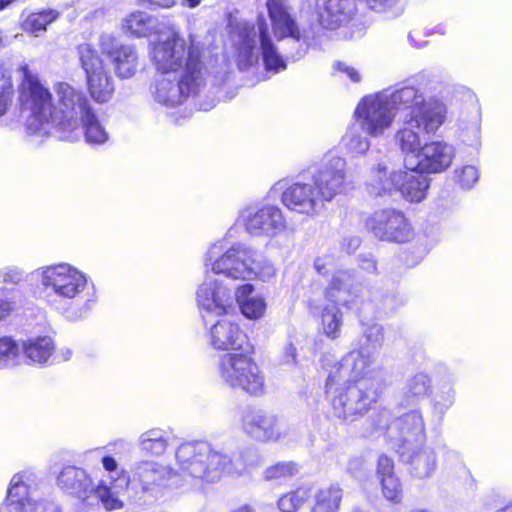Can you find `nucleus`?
Segmentation results:
<instances>
[{"instance_id": "obj_1", "label": "nucleus", "mask_w": 512, "mask_h": 512, "mask_svg": "<svg viewBox=\"0 0 512 512\" xmlns=\"http://www.w3.org/2000/svg\"><path fill=\"white\" fill-rule=\"evenodd\" d=\"M41 283L48 304L69 321L86 318L95 299L89 293V277L71 264L62 262L32 272Z\"/></svg>"}, {"instance_id": "obj_2", "label": "nucleus", "mask_w": 512, "mask_h": 512, "mask_svg": "<svg viewBox=\"0 0 512 512\" xmlns=\"http://www.w3.org/2000/svg\"><path fill=\"white\" fill-rule=\"evenodd\" d=\"M230 41L240 70H247L257 64L260 54L266 71L279 73L287 68L286 60L272 40L263 16L258 17L257 26L246 21L232 26Z\"/></svg>"}, {"instance_id": "obj_3", "label": "nucleus", "mask_w": 512, "mask_h": 512, "mask_svg": "<svg viewBox=\"0 0 512 512\" xmlns=\"http://www.w3.org/2000/svg\"><path fill=\"white\" fill-rule=\"evenodd\" d=\"M175 462L177 480L187 483L194 480L217 481L231 464L224 449L203 440L181 443L175 451Z\"/></svg>"}, {"instance_id": "obj_4", "label": "nucleus", "mask_w": 512, "mask_h": 512, "mask_svg": "<svg viewBox=\"0 0 512 512\" xmlns=\"http://www.w3.org/2000/svg\"><path fill=\"white\" fill-rule=\"evenodd\" d=\"M150 57L159 73L169 75L185 74L186 70L197 75L207 76L208 70L203 61V47L192 36L187 42L178 32L166 38L159 37L150 44Z\"/></svg>"}, {"instance_id": "obj_5", "label": "nucleus", "mask_w": 512, "mask_h": 512, "mask_svg": "<svg viewBox=\"0 0 512 512\" xmlns=\"http://www.w3.org/2000/svg\"><path fill=\"white\" fill-rule=\"evenodd\" d=\"M251 352L252 348L222 354L216 365L217 375L225 387L259 397L265 393V375Z\"/></svg>"}, {"instance_id": "obj_6", "label": "nucleus", "mask_w": 512, "mask_h": 512, "mask_svg": "<svg viewBox=\"0 0 512 512\" xmlns=\"http://www.w3.org/2000/svg\"><path fill=\"white\" fill-rule=\"evenodd\" d=\"M382 392L377 388L359 384H344L334 375H328L326 380V395L333 415L343 421L353 422L365 415L376 403Z\"/></svg>"}, {"instance_id": "obj_7", "label": "nucleus", "mask_w": 512, "mask_h": 512, "mask_svg": "<svg viewBox=\"0 0 512 512\" xmlns=\"http://www.w3.org/2000/svg\"><path fill=\"white\" fill-rule=\"evenodd\" d=\"M395 102L401 104V110L406 111L409 123L426 135H434L445 123L447 106L434 97H426L424 92L413 84L400 86V92L395 96Z\"/></svg>"}, {"instance_id": "obj_8", "label": "nucleus", "mask_w": 512, "mask_h": 512, "mask_svg": "<svg viewBox=\"0 0 512 512\" xmlns=\"http://www.w3.org/2000/svg\"><path fill=\"white\" fill-rule=\"evenodd\" d=\"M254 249L242 243L228 247L224 240L212 243L204 255V267L234 280H251Z\"/></svg>"}, {"instance_id": "obj_9", "label": "nucleus", "mask_w": 512, "mask_h": 512, "mask_svg": "<svg viewBox=\"0 0 512 512\" xmlns=\"http://www.w3.org/2000/svg\"><path fill=\"white\" fill-rule=\"evenodd\" d=\"M21 109L30 114L27 128L33 133H48L53 111L52 95L28 68H23V80L19 89Z\"/></svg>"}, {"instance_id": "obj_10", "label": "nucleus", "mask_w": 512, "mask_h": 512, "mask_svg": "<svg viewBox=\"0 0 512 512\" xmlns=\"http://www.w3.org/2000/svg\"><path fill=\"white\" fill-rule=\"evenodd\" d=\"M400 86L394 90H383L362 98L357 105L355 115L361 129L372 137L380 136L393 123L395 111L401 110V104L395 102Z\"/></svg>"}, {"instance_id": "obj_11", "label": "nucleus", "mask_w": 512, "mask_h": 512, "mask_svg": "<svg viewBox=\"0 0 512 512\" xmlns=\"http://www.w3.org/2000/svg\"><path fill=\"white\" fill-rule=\"evenodd\" d=\"M6 503L9 512H61L59 505L42 492L34 474L26 471L11 478Z\"/></svg>"}, {"instance_id": "obj_12", "label": "nucleus", "mask_w": 512, "mask_h": 512, "mask_svg": "<svg viewBox=\"0 0 512 512\" xmlns=\"http://www.w3.org/2000/svg\"><path fill=\"white\" fill-rule=\"evenodd\" d=\"M240 427L247 437L258 443H283L291 439L292 429L283 418L255 406L241 411Z\"/></svg>"}, {"instance_id": "obj_13", "label": "nucleus", "mask_w": 512, "mask_h": 512, "mask_svg": "<svg viewBox=\"0 0 512 512\" xmlns=\"http://www.w3.org/2000/svg\"><path fill=\"white\" fill-rule=\"evenodd\" d=\"M206 76L186 70L185 74L169 75L160 73L151 84L153 99L166 107H175L189 97L196 96L204 88Z\"/></svg>"}, {"instance_id": "obj_14", "label": "nucleus", "mask_w": 512, "mask_h": 512, "mask_svg": "<svg viewBox=\"0 0 512 512\" xmlns=\"http://www.w3.org/2000/svg\"><path fill=\"white\" fill-rule=\"evenodd\" d=\"M179 485L177 472L171 466L153 460H140L132 465L130 476H124L122 486L157 495L163 489Z\"/></svg>"}, {"instance_id": "obj_15", "label": "nucleus", "mask_w": 512, "mask_h": 512, "mask_svg": "<svg viewBox=\"0 0 512 512\" xmlns=\"http://www.w3.org/2000/svg\"><path fill=\"white\" fill-rule=\"evenodd\" d=\"M55 95L50 126L62 131L78 128L81 118L91 109L86 96L63 82L56 84Z\"/></svg>"}, {"instance_id": "obj_16", "label": "nucleus", "mask_w": 512, "mask_h": 512, "mask_svg": "<svg viewBox=\"0 0 512 512\" xmlns=\"http://www.w3.org/2000/svg\"><path fill=\"white\" fill-rule=\"evenodd\" d=\"M375 353L367 349L366 346H360L358 350H352L347 353L339 362L335 363L328 372V375H334L335 378L343 381L344 384H359L366 382V386L374 387L383 391V383L371 369L375 362Z\"/></svg>"}, {"instance_id": "obj_17", "label": "nucleus", "mask_w": 512, "mask_h": 512, "mask_svg": "<svg viewBox=\"0 0 512 512\" xmlns=\"http://www.w3.org/2000/svg\"><path fill=\"white\" fill-rule=\"evenodd\" d=\"M57 486L64 492L82 499L94 493L107 510L119 509L122 506L109 486L101 481L94 487L87 472L76 466H66L61 470L57 476Z\"/></svg>"}, {"instance_id": "obj_18", "label": "nucleus", "mask_w": 512, "mask_h": 512, "mask_svg": "<svg viewBox=\"0 0 512 512\" xmlns=\"http://www.w3.org/2000/svg\"><path fill=\"white\" fill-rule=\"evenodd\" d=\"M314 268L318 274L327 276L332 273V279L326 292V298L330 302L340 303L341 306H350L361 294L363 286L356 281L352 270H337L332 256L317 257Z\"/></svg>"}, {"instance_id": "obj_19", "label": "nucleus", "mask_w": 512, "mask_h": 512, "mask_svg": "<svg viewBox=\"0 0 512 512\" xmlns=\"http://www.w3.org/2000/svg\"><path fill=\"white\" fill-rule=\"evenodd\" d=\"M266 8L271 22L272 32L278 41L291 39L298 44V49L291 52L288 57L293 60L302 58L308 45L303 38L300 27L297 23L294 8L289 0H266Z\"/></svg>"}, {"instance_id": "obj_20", "label": "nucleus", "mask_w": 512, "mask_h": 512, "mask_svg": "<svg viewBox=\"0 0 512 512\" xmlns=\"http://www.w3.org/2000/svg\"><path fill=\"white\" fill-rule=\"evenodd\" d=\"M366 227L380 241L405 243L413 235L412 226L405 214L394 208L375 211L367 218Z\"/></svg>"}, {"instance_id": "obj_21", "label": "nucleus", "mask_w": 512, "mask_h": 512, "mask_svg": "<svg viewBox=\"0 0 512 512\" xmlns=\"http://www.w3.org/2000/svg\"><path fill=\"white\" fill-rule=\"evenodd\" d=\"M311 182L325 205L337 195L344 193L351 180L346 171V161L342 157L332 156L312 173Z\"/></svg>"}, {"instance_id": "obj_22", "label": "nucleus", "mask_w": 512, "mask_h": 512, "mask_svg": "<svg viewBox=\"0 0 512 512\" xmlns=\"http://www.w3.org/2000/svg\"><path fill=\"white\" fill-rule=\"evenodd\" d=\"M426 439L425 422L419 410H411L393 420L389 427L388 443L396 451L410 449Z\"/></svg>"}, {"instance_id": "obj_23", "label": "nucleus", "mask_w": 512, "mask_h": 512, "mask_svg": "<svg viewBox=\"0 0 512 512\" xmlns=\"http://www.w3.org/2000/svg\"><path fill=\"white\" fill-rule=\"evenodd\" d=\"M239 221L253 236L273 237L285 226L282 211L274 205L246 207L241 210Z\"/></svg>"}, {"instance_id": "obj_24", "label": "nucleus", "mask_w": 512, "mask_h": 512, "mask_svg": "<svg viewBox=\"0 0 512 512\" xmlns=\"http://www.w3.org/2000/svg\"><path fill=\"white\" fill-rule=\"evenodd\" d=\"M99 44L118 78L130 79L139 71L140 57L134 45L122 44L110 34H103Z\"/></svg>"}, {"instance_id": "obj_25", "label": "nucleus", "mask_w": 512, "mask_h": 512, "mask_svg": "<svg viewBox=\"0 0 512 512\" xmlns=\"http://www.w3.org/2000/svg\"><path fill=\"white\" fill-rule=\"evenodd\" d=\"M207 331L209 344L215 350L238 352L250 350L251 344L240 324L228 316H221Z\"/></svg>"}, {"instance_id": "obj_26", "label": "nucleus", "mask_w": 512, "mask_h": 512, "mask_svg": "<svg viewBox=\"0 0 512 512\" xmlns=\"http://www.w3.org/2000/svg\"><path fill=\"white\" fill-rule=\"evenodd\" d=\"M281 201L290 211L307 216L318 215L325 207L310 179L287 186L282 191Z\"/></svg>"}, {"instance_id": "obj_27", "label": "nucleus", "mask_w": 512, "mask_h": 512, "mask_svg": "<svg viewBox=\"0 0 512 512\" xmlns=\"http://www.w3.org/2000/svg\"><path fill=\"white\" fill-rule=\"evenodd\" d=\"M196 302L201 312L225 316L232 304V291L207 274L197 289Z\"/></svg>"}, {"instance_id": "obj_28", "label": "nucleus", "mask_w": 512, "mask_h": 512, "mask_svg": "<svg viewBox=\"0 0 512 512\" xmlns=\"http://www.w3.org/2000/svg\"><path fill=\"white\" fill-rule=\"evenodd\" d=\"M455 157L454 147L445 141H432L422 146L413 159V167L422 173H441L448 169Z\"/></svg>"}, {"instance_id": "obj_29", "label": "nucleus", "mask_w": 512, "mask_h": 512, "mask_svg": "<svg viewBox=\"0 0 512 512\" xmlns=\"http://www.w3.org/2000/svg\"><path fill=\"white\" fill-rule=\"evenodd\" d=\"M366 180L367 191L376 197L392 196L400 187L402 171L390 170L383 156L375 157Z\"/></svg>"}, {"instance_id": "obj_30", "label": "nucleus", "mask_w": 512, "mask_h": 512, "mask_svg": "<svg viewBox=\"0 0 512 512\" xmlns=\"http://www.w3.org/2000/svg\"><path fill=\"white\" fill-rule=\"evenodd\" d=\"M397 453L401 460L409 465V473L414 478H430L437 468L436 454L429 447L412 446Z\"/></svg>"}, {"instance_id": "obj_31", "label": "nucleus", "mask_w": 512, "mask_h": 512, "mask_svg": "<svg viewBox=\"0 0 512 512\" xmlns=\"http://www.w3.org/2000/svg\"><path fill=\"white\" fill-rule=\"evenodd\" d=\"M321 24L328 29H335L348 21L354 13V0H325L318 4Z\"/></svg>"}, {"instance_id": "obj_32", "label": "nucleus", "mask_w": 512, "mask_h": 512, "mask_svg": "<svg viewBox=\"0 0 512 512\" xmlns=\"http://www.w3.org/2000/svg\"><path fill=\"white\" fill-rule=\"evenodd\" d=\"M23 358L29 364L47 365L55 352V342L49 335L32 336L22 342Z\"/></svg>"}, {"instance_id": "obj_33", "label": "nucleus", "mask_w": 512, "mask_h": 512, "mask_svg": "<svg viewBox=\"0 0 512 512\" xmlns=\"http://www.w3.org/2000/svg\"><path fill=\"white\" fill-rule=\"evenodd\" d=\"M407 168L409 171H402L398 192L409 202H421L426 197L430 178L424 173L418 172L413 164Z\"/></svg>"}, {"instance_id": "obj_34", "label": "nucleus", "mask_w": 512, "mask_h": 512, "mask_svg": "<svg viewBox=\"0 0 512 512\" xmlns=\"http://www.w3.org/2000/svg\"><path fill=\"white\" fill-rule=\"evenodd\" d=\"M417 127L409 123L408 118H404L402 128H400L395 134V142L403 154H405L406 167L412 164L413 160L418 151L421 150V140L419 130L416 131Z\"/></svg>"}, {"instance_id": "obj_35", "label": "nucleus", "mask_w": 512, "mask_h": 512, "mask_svg": "<svg viewBox=\"0 0 512 512\" xmlns=\"http://www.w3.org/2000/svg\"><path fill=\"white\" fill-rule=\"evenodd\" d=\"M126 446H128V444L125 440L118 439L112 443H109L106 447H100V448H96L94 450L89 451V453H96L98 455H101V464H102L104 470L107 471L109 474H111L110 478L113 481L117 482L113 488L110 487L112 492H114L115 494L117 493V491H115L113 489L127 488V486H122L123 478H124V476L125 477H129V476L127 475V472L124 469L119 470V464L113 456L102 455V452L105 449H107V451H109V452H112L115 449H125Z\"/></svg>"}, {"instance_id": "obj_36", "label": "nucleus", "mask_w": 512, "mask_h": 512, "mask_svg": "<svg viewBox=\"0 0 512 512\" xmlns=\"http://www.w3.org/2000/svg\"><path fill=\"white\" fill-rule=\"evenodd\" d=\"M431 391V379L428 374L419 372L409 376L402 388V396L407 405L417 404Z\"/></svg>"}, {"instance_id": "obj_37", "label": "nucleus", "mask_w": 512, "mask_h": 512, "mask_svg": "<svg viewBox=\"0 0 512 512\" xmlns=\"http://www.w3.org/2000/svg\"><path fill=\"white\" fill-rule=\"evenodd\" d=\"M86 77L88 89L92 98L99 103L108 102L114 93V83L105 67L87 75Z\"/></svg>"}, {"instance_id": "obj_38", "label": "nucleus", "mask_w": 512, "mask_h": 512, "mask_svg": "<svg viewBox=\"0 0 512 512\" xmlns=\"http://www.w3.org/2000/svg\"><path fill=\"white\" fill-rule=\"evenodd\" d=\"M455 396L456 392L453 381L447 380L438 386L431 400L432 417L437 424L442 423L445 414L453 406Z\"/></svg>"}, {"instance_id": "obj_39", "label": "nucleus", "mask_w": 512, "mask_h": 512, "mask_svg": "<svg viewBox=\"0 0 512 512\" xmlns=\"http://www.w3.org/2000/svg\"><path fill=\"white\" fill-rule=\"evenodd\" d=\"M140 451L152 455L161 456L169 445L168 434L159 428H152L143 432L137 441Z\"/></svg>"}, {"instance_id": "obj_40", "label": "nucleus", "mask_w": 512, "mask_h": 512, "mask_svg": "<svg viewBox=\"0 0 512 512\" xmlns=\"http://www.w3.org/2000/svg\"><path fill=\"white\" fill-rule=\"evenodd\" d=\"M60 13L55 9H44L29 14L22 23L25 32L41 36L47 29V26L58 19Z\"/></svg>"}, {"instance_id": "obj_41", "label": "nucleus", "mask_w": 512, "mask_h": 512, "mask_svg": "<svg viewBox=\"0 0 512 512\" xmlns=\"http://www.w3.org/2000/svg\"><path fill=\"white\" fill-rule=\"evenodd\" d=\"M24 362L22 343L19 344L11 337L0 338V370L13 369Z\"/></svg>"}, {"instance_id": "obj_42", "label": "nucleus", "mask_w": 512, "mask_h": 512, "mask_svg": "<svg viewBox=\"0 0 512 512\" xmlns=\"http://www.w3.org/2000/svg\"><path fill=\"white\" fill-rule=\"evenodd\" d=\"M226 457L231 461L230 467L225 469L227 474H240L247 467H256L262 462L258 450L253 446L244 448L237 456L226 452Z\"/></svg>"}, {"instance_id": "obj_43", "label": "nucleus", "mask_w": 512, "mask_h": 512, "mask_svg": "<svg viewBox=\"0 0 512 512\" xmlns=\"http://www.w3.org/2000/svg\"><path fill=\"white\" fill-rule=\"evenodd\" d=\"M342 499V490L337 485H330L318 490L316 503L311 512H336Z\"/></svg>"}, {"instance_id": "obj_44", "label": "nucleus", "mask_w": 512, "mask_h": 512, "mask_svg": "<svg viewBox=\"0 0 512 512\" xmlns=\"http://www.w3.org/2000/svg\"><path fill=\"white\" fill-rule=\"evenodd\" d=\"M80 125L84 128L85 139L89 144L101 145L108 141L109 134L92 109L81 118Z\"/></svg>"}, {"instance_id": "obj_45", "label": "nucleus", "mask_w": 512, "mask_h": 512, "mask_svg": "<svg viewBox=\"0 0 512 512\" xmlns=\"http://www.w3.org/2000/svg\"><path fill=\"white\" fill-rule=\"evenodd\" d=\"M123 28L132 36L145 37L153 32L155 19L145 12H135L124 20Z\"/></svg>"}, {"instance_id": "obj_46", "label": "nucleus", "mask_w": 512, "mask_h": 512, "mask_svg": "<svg viewBox=\"0 0 512 512\" xmlns=\"http://www.w3.org/2000/svg\"><path fill=\"white\" fill-rule=\"evenodd\" d=\"M332 303L333 304L327 305L323 308L321 314V325L323 332L327 337L336 339L340 336L343 318L341 312L336 306V304H341L336 302Z\"/></svg>"}, {"instance_id": "obj_47", "label": "nucleus", "mask_w": 512, "mask_h": 512, "mask_svg": "<svg viewBox=\"0 0 512 512\" xmlns=\"http://www.w3.org/2000/svg\"><path fill=\"white\" fill-rule=\"evenodd\" d=\"M300 471V465L294 461H278L268 466L263 471L265 481L282 482L296 476Z\"/></svg>"}, {"instance_id": "obj_48", "label": "nucleus", "mask_w": 512, "mask_h": 512, "mask_svg": "<svg viewBox=\"0 0 512 512\" xmlns=\"http://www.w3.org/2000/svg\"><path fill=\"white\" fill-rule=\"evenodd\" d=\"M82 69L85 71L86 76L101 70L104 67L103 61L98 55L97 50L89 43H82L77 47Z\"/></svg>"}, {"instance_id": "obj_49", "label": "nucleus", "mask_w": 512, "mask_h": 512, "mask_svg": "<svg viewBox=\"0 0 512 512\" xmlns=\"http://www.w3.org/2000/svg\"><path fill=\"white\" fill-rule=\"evenodd\" d=\"M21 300L20 290L0 288V322L7 318L21 304Z\"/></svg>"}, {"instance_id": "obj_50", "label": "nucleus", "mask_w": 512, "mask_h": 512, "mask_svg": "<svg viewBox=\"0 0 512 512\" xmlns=\"http://www.w3.org/2000/svg\"><path fill=\"white\" fill-rule=\"evenodd\" d=\"M253 269L251 279L258 278L263 282L271 281L276 275V269L271 261L254 250L253 263L250 265Z\"/></svg>"}, {"instance_id": "obj_51", "label": "nucleus", "mask_w": 512, "mask_h": 512, "mask_svg": "<svg viewBox=\"0 0 512 512\" xmlns=\"http://www.w3.org/2000/svg\"><path fill=\"white\" fill-rule=\"evenodd\" d=\"M362 337L364 339L360 346H366L367 349L375 353L384 341V330L381 324L369 323L364 324L362 329Z\"/></svg>"}, {"instance_id": "obj_52", "label": "nucleus", "mask_w": 512, "mask_h": 512, "mask_svg": "<svg viewBox=\"0 0 512 512\" xmlns=\"http://www.w3.org/2000/svg\"><path fill=\"white\" fill-rule=\"evenodd\" d=\"M309 495L310 493L307 488H298L280 497L278 500V508L282 512H294L305 503Z\"/></svg>"}, {"instance_id": "obj_53", "label": "nucleus", "mask_w": 512, "mask_h": 512, "mask_svg": "<svg viewBox=\"0 0 512 512\" xmlns=\"http://www.w3.org/2000/svg\"><path fill=\"white\" fill-rule=\"evenodd\" d=\"M479 178L480 172L476 165L467 164L454 170V179L463 190L472 189Z\"/></svg>"}, {"instance_id": "obj_54", "label": "nucleus", "mask_w": 512, "mask_h": 512, "mask_svg": "<svg viewBox=\"0 0 512 512\" xmlns=\"http://www.w3.org/2000/svg\"><path fill=\"white\" fill-rule=\"evenodd\" d=\"M343 140L347 150L356 155L364 154L370 147L368 138L361 135L354 129L347 132Z\"/></svg>"}, {"instance_id": "obj_55", "label": "nucleus", "mask_w": 512, "mask_h": 512, "mask_svg": "<svg viewBox=\"0 0 512 512\" xmlns=\"http://www.w3.org/2000/svg\"><path fill=\"white\" fill-rule=\"evenodd\" d=\"M384 497L393 503H399L403 496L402 485L395 475L380 480Z\"/></svg>"}, {"instance_id": "obj_56", "label": "nucleus", "mask_w": 512, "mask_h": 512, "mask_svg": "<svg viewBox=\"0 0 512 512\" xmlns=\"http://www.w3.org/2000/svg\"><path fill=\"white\" fill-rule=\"evenodd\" d=\"M241 313L248 319L256 320L265 313L266 303L260 296L254 297L239 305Z\"/></svg>"}, {"instance_id": "obj_57", "label": "nucleus", "mask_w": 512, "mask_h": 512, "mask_svg": "<svg viewBox=\"0 0 512 512\" xmlns=\"http://www.w3.org/2000/svg\"><path fill=\"white\" fill-rule=\"evenodd\" d=\"M14 96L12 79L0 72V116L4 115L11 105Z\"/></svg>"}, {"instance_id": "obj_58", "label": "nucleus", "mask_w": 512, "mask_h": 512, "mask_svg": "<svg viewBox=\"0 0 512 512\" xmlns=\"http://www.w3.org/2000/svg\"><path fill=\"white\" fill-rule=\"evenodd\" d=\"M371 424L375 431H381L388 441L389 427L392 426V413L388 409H381L374 413L370 418Z\"/></svg>"}, {"instance_id": "obj_59", "label": "nucleus", "mask_w": 512, "mask_h": 512, "mask_svg": "<svg viewBox=\"0 0 512 512\" xmlns=\"http://www.w3.org/2000/svg\"><path fill=\"white\" fill-rule=\"evenodd\" d=\"M461 137L463 143L475 149H478L481 144V131L479 122L474 121L469 126L463 128Z\"/></svg>"}, {"instance_id": "obj_60", "label": "nucleus", "mask_w": 512, "mask_h": 512, "mask_svg": "<svg viewBox=\"0 0 512 512\" xmlns=\"http://www.w3.org/2000/svg\"><path fill=\"white\" fill-rule=\"evenodd\" d=\"M24 278V271L17 266H6L0 269V284H19Z\"/></svg>"}, {"instance_id": "obj_61", "label": "nucleus", "mask_w": 512, "mask_h": 512, "mask_svg": "<svg viewBox=\"0 0 512 512\" xmlns=\"http://www.w3.org/2000/svg\"><path fill=\"white\" fill-rule=\"evenodd\" d=\"M377 475L381 479L383 477H388L394 474V462L393 460L386 456L380 455L377 461Z\"/></svg>"}, {"instance_id": "obj_62", "label": "nucleus", "mask_w": 512, "mask_h": 512, "mask_svg": "<svg viewBox=\"0 0 512 512\" xmlns=\"http://www.w3.org/2000/svg\"><path fill=\"white\" fill-rule=\"evenodd\" d=\"M334 67L337 71L344 74L352 82L359 83L361 81V74L356 68L343 62H336Z\"/></svg>"}, {"instance_id": "obj_63", "label": "nucleus", "mask_w": 512, "mask_h": 512, "mask_svg": "<svg viewBox=\"0 0 512 512\" xmlns=\"http://www.w3.org/2000/svg\"><path fill=\"white\" fill-rule=\"evenodd\" d=\"M254 286L250 283H245L239 286L235 292V298L238 305L243 304L245 301H248L251 298L257 297L253 295Z\"/></svg>"}, {"instance_id": "obj_64", "label": "nucleus", "mask_w": 512, "mask_h": 512, "mask_svg": "<svg viewBox=\"0 0 512 512\" xmlns=\"http://www.w3.org/2000/svg\"><path fill=\"white\" fill-rule=\"evenodd\" d=\"M403 304V301L397 297L395 293H387L383 296L381 303L382 308L385 311H395L399 306Z\"/></svg>"}]
</instances>
